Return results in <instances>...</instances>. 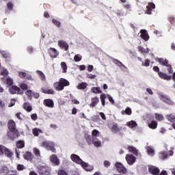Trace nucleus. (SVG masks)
Returning a JSON list of instances; mask_svg holds the SVG:
<instances>
[{"mask_svg": "<svg viewBox=\"0 0 175 175\" xmlns=\"http://www.w3.org/2000/svg\"><path fill=\"white\" fill-rule=\"evenodd\" d=\"M70 159L72 161V162H75V163H77V165H85V162H84L80 157L76 154H72L70 155Z\"/></svg>", "mask_w": 175, "mask_h": 175, "instance_id": "6", "label": "nucleus"}, {"mask_svg": "<svg viewBox=\"0 0 175 175\" xmlns=\"http://www.w3.org/2000/svg\"><path fill=\"white\" fill-rule=\"evenodd\" d=\"M107 98H108L109 102H111V103H112V105H114V103H115L114 99H113V97H111V96H110V94H107Z\"/></svg>", "mask_w": 175, "mask_h": 175, "instance_id": "56", "label": "nucleus"}, {"mask_svg": "<svg viewBox=\"0 0 175 175\" xmlns=\"http://www.w3.org/2000/svg\"><path fill=\"white\" fill-rule=\"evenodd\" d=\"M98 103H99V98L98 97L92 98V103L90 104V106H92V107H95L96 105H98Z\"/></svg>", "mask_w": 175, "mask_h": 175, "instance_id": "33", "label": "nucleus"}, {"mask_svg": "<svg viewBox=\"0 0 175 175\" xmlns=\"http://www.w3.org/2000/svg\"><path fill=\"white\" fill-rule=\"evenodd\" d=\"M33 154H35V155H36V157H37V158H40V150H39V148H33Z\"/></svg>", "mask_w": 175, "mask_h": 175, "instance_id": "42", "label": "nucleus"}, {"mask_svg": "<svg viewBox=\"0 0 175 175\" xmlns=\"http://www.w3.org/2000/svg\"><path fill=\"white\" fill-rule=\"evenodd\" d=\"M37 73L38 75H40V77L42 81H46V76L43 72H42V71H37Z\"/></svg>", "mask_w": 175, "mask_h": 175, "instance_id": "47", "label": "nucleus"}, {"mask_svg": "<svg viewBox=\"0 0 175 175\" xmlns=\"http://www.w3.org/2000/svg\"><path fill=\"white\" fill-rule=\"evenodd\" d=\"M158 95H159V99H161V100H162L167 105H170L171 106H173V105H174V102H173V100H172L170 99V97H169V96H167L162 92H159L158 94Z\"/></svg>", "mask_w": 175, "mask_h": 175, "instance_id": "3", "label": "nucleus"}, {"mask_svg": "<svg viewBox=\"0 0 175 175\" xmlns=\"http://www.w3.org/2000/svg\"><path fill=\"white\" fill-rule=\"evenodd\" d=\"M52 23L54 24V25H55V27H57V28H59L61 27V22L55 20V18L52 19Z\"/></svg>", "mask_w": 175, "mask_h": 175, "instance_id": "51", "label": "nucleus"}, {"mask_svg": "<svg viewBox=\"0 0 175 175\" xmlns=\"http://www.w3.org/2000/svg\"><path fill=\"white\" fill-rule=\"evenodd\" d=\"M146 150L149 157H154V155H155V150H154V148L151 146H146Z\"/></svg>", "mask_w": 175, "mask_h": 175, "instance_id": "20", "label": "nucleus"}, {"mask_svg": "<svg viewBox=\"0 0 175 175\" xmlns=\"http://www.w3.org/2000/svg\"><path fill=\"white\" fill-rule=\"evenodd\" d=\"M81 166L86 170V172H91L92 170H94V166L90 165L88 163L85 162V164H81Z\"/></svg>", "mask_w": 175, "mask_h": 175, "instance_id": "22", "label": "nucleus"}, {"mask_svg": "<svg viewBox=\"0 0 175 175\" xmlns=\"http://www.w3.org/2000/svg\"><path fill=\"white\" fill-rule=\"evenodd\" d=\"M152 9H155V4H154L153 3H148V5L146 6V13L147 14H151Z\"/></svg>", "mask_w": 175, "mask_h": 175, "instance_id": "16", "label": "nucleus"}, {"mask_svg": "<svg viewBox=\"0 0 175 175\" xmlns=\"http://www.w3.org/2000/svg\"><path fill=\"white\" fill-rule=\"evenodd\" d=\"M100 135V132L99 131L94 129L92 131V137L93 139H98Z\"/></svg>", "mask_w": 175, "mask_h": 175, "instance_id": "31", "label": "nucleus"}, {"mask_svg": "<svg viewBox=\"0 0 175 175\" xmlns=\"http://www.w3.org/2000/svg\"><path fill=\"white\" fill-rule=\"evenodd\" d=\"M69 85V81L65 79H60L58 82L53 84L55 90L57 91H62L64 87Z\"/></svg>", "mask_w": 175, "mask_h": 175, "instance_id": "1", "label": "nucleus"}, {"mask_svg": "<svg viewBox=\"0 0 175 175\" xmlns=\"http://www.w3.org/2000/svg\"><path fill=\"white\" fill-rule=\"evenodd\" d=\"M148 170L153 175H159V173H161L159 168L152 165L149 166Z\"/></svg>", "mask_w": 175, "mask_h": 175, "instance_id": "13", "label": "nucleus"}, {"mask_svg": "<svg viewBox=\"0 0 175 175\" xmlns=\"http://www.w3.org/2000/svg\"><path fill=\"white\" fill-rule=\"evenodd\" d=\"M60 66H61V68L62 69V72L66 73L68 70V66L66 65V63H65L64 62H62L60 64Z\"/></svg>", "mask_w": 175, "mask_h": 175, "instance_id": "36", "label": "nucleus"}, {"mask_svg": "<svg viewBox=\"0 0 175 175\" xmlns=\"http://www.w3.org/2000/svg\"><path fill=\"white\" fill-rule=\"evenodd\" d=\"M85 141L87 142L88 144H89V146L92 145V142H94V138L92 137V136H91L88 133H86L85 135Z\"/></svg>", "mask_w": 175, "mask_h": 175, "instance_id": "21", "label": "nucleus"}, {"mask_svg": "<svg viewBox=\"0 0 175 175\" xmlns=\"http://www.w3.org/2000/svg\"><path fill=\"white\" fill-rule=\"evenodd\" d=\"M8 6V9H9V10H13V4L12 3V2H9L7 4Z\"/></svg>", "mask_w": 175, "mask_h": 175, "instance_id": "60", "label": "nucleus"}, {"mask_svg": "<svg viewBox=\"0 0 175 175\" xmlns=\"http://www.w3.org/2000/svg\"><path fill=\"white\" fill-rule=\"evenodd\" d=\"M155 118L158 120V121H162L163 120V116L162 114L155 113Z\"/></svg>", "mask_w": 175, "mask_h": 175, "instance_id": "52", "label": "nucleus"}, {"mask_svg": "<svg viewBox=\"0 0 175 175\" xmlns=\"http://www.w3.org/2000/svg\"><path fill=\"white\" fill-rule=\"evenodd\" d=\"M3 58H10V53L6 51H0Z\"/></svg>", "mask_w": 175, "mask_h": 175, "instance_id": "38", "label": "nucleus"}, {"mask_svg": "<svg viewBox=\"0 0 175 175\" xmlns=\"http://www.w3.org/2000/svg\"><path fill=\"white\" fill-rule=\"evenodd\" d=\"M41 147H44L48 151H51L52 152H57L55 149V144L51 141H43L41 144Z\"/></svg>", "mask_w": 175, "mask_h": 175, "instance_id": "2", "label": "nucleus"}, {"mask_svg": "<svg viewBox=\"0 0 175 175\" xmlns=\"http://www.w3.org/2000/svg\"><path fill=\"white\" fill-rule=\"evenodd\" d=\"M104 166H105V167H109L110 166V161H104Z\"/></svg>", "mask_w": 175, "mask_h": 175, "instance_id": "62", "label": "nucleus"}, {"mask_svg": "<svg viewBox=\"0 0 175 175\" xmlns=\"http://www.w3.org/2000/svg\"><path fill=\"white\" fill-rule=\"evenodd\" d=\"M113 63L116 64V65H118L122 70H126V66L122 64V62H120L119 60L117 59H113Z\"/></svg>", "mask_w": 175, "mask_h": 175, "instance_id": "23", "label": "nucleus"}, {"mask_svg": "<svg viewBox=\"0 0 175 175\" xmlns=\"http://www.w3.org/2000/svg\"><path fill=\"white\" fill-rule=\"evenodd\" d=\"M19 87L21 88V90H28V85L26 83H21Z\"/></svg>", "mask_w": 175, "mask_h": 175, "instance_id": "54", "label": "nucleus"}, {"mask_svg": "<svg viewBox=\"0 0 175 175\" xmlns=\"http://www.w3.org/2000/svg\"><path fill=\"white\" fill-rule=\"evenodd\" d=\"M92 144H94L95 147H100V146H102V142H100V140H99V139L95 138L93 139Z\"/></svg>", "mask_w": 175, "mask_h": 175, "instance_id": "34", "label": "nucleus"}, {"mask_svg": "<svg viewBox=\"0 0 175 175\" xmlns=\"http://www.w3.org/2000/svg\"><path fill=\"white\" fill-rule=\"evenodd\" d=\"M116 167L118 172H119V173H124V174L126 173V168H125V167H124L122 163H116Z\"/></svg>", "mask_w": 175, "mask_h": 175, "instance_id": "15", "label": "nucleus"}, {"mask_svg": "<svg viewBox=\"0 0 175 175\" xmlns=\"http://www.w3.org/2000/svg\"><path fill=\"white\" fill-rule=\"evenodd\" d=\"M16 147L17 148H24L25 147L24 141H18V142H16Z\"/></svg>", "mask_w": 175, "mask_h": 175, "instance_id": "45", "label": "nucleus"}, {"mask_svg": "<svg viewBox=\"0 0 175 175\" xmlns=\"http://www.w3.org/2000/svg\"><path fill=\"white\" fill-rule=\"evenodd\" d=\"M140 38L143 39V40H145V42H148V40L150 39V36H148V32L146 29H141L139 31Z\"/></svg>", "mask_w": 175, "mask_h": 175, "instance_id": "8", "label": "nucleus"}, {"mask_svg": "<svg viewBox=\"0 0 175 175\" xmlns=\"http://www.w3.org/2000/svg\"><path fill=\"white\" fill-rule=\"evenodd\" d=\"M137 49H138V51H139V53H142V54H148V53H150V49L148 48L146 49H144V47L142 46H139Z\"/></svg>", "mask_w": 175, "mask_h": 175, "instance_id": "29", "label": "nucleus"}, {"mask_svg": "<svg viewBox=\"0 0 175 175\" xmlns=\"http://www.w3.org/2000/svg\"><path fill=\"white\" fill-rule=\"evenodd\" d=\"M157 61L160 64V65H162L163 66H166L169 73H173V68H172V65L167 64V59L163 58H157Z\"/></svg>", "mask_w": 175, "mask_h": 175, "instance_id": "5", "label": "nucleus"}, {"mask_svg": "<svg viewBox=\"0 0 175 175\" xmlns=\"http://www.w3.org/2000/svg\"><path fill=\"white\" fill-rule=\"evenodd\" d=\"M165 118L167 120V121H170V122H175V115H174V113L167 114L165 116Z\"/></svg>", "mask_w": 175, "mask_h": 175, "instance_id": "30", "label": "nucleus"}, {"mask_svg": "<svg viewBox=\"0 0 175 175\" xmlns=\"http://www.w3.org/2000/svg\"><path fill=\"white\" fill-rule=\"evenodd\" d=\"M16 105V100L14 98L11 99L10 105H9V107H13Z\"/></svg>", "mask_w": 175, "mask_h": 175, "instance_id": "59", "label": "nucleus"}, {"mask_svg": "<svg viewBox=\"0 0 175 175\" xmlns=\"http://www.w3.org/2000/svg\"><path fill=\"white\" fill-rule=\"evenodd\" d=\"M165 147L167 151V154L168 157H173V154H174V152H173V148H171V150H169V149H167V145H165Z\"/></svg>", "mask_w": 175, "mask_h": 175, "instance_id": "46", "label": "nucleus"}, {"mask_svg": "<svg viewBox=\"0 0 175 175\" xmlns=\"http://www.w3.org/2000/svg\"><path fill=\"white\" fill-rule=\"evenodd\" d=\"M92 92L93 94H102V91L99 89V88L93 87L91 88Z\"/></svg>", "mask_w": 175, "mask_h": 175, "instance_id": "43", "label": "nucleus"}, {"mask_svg": "<svg viewBox=\"0 0 175 175\" xmlns=\"http://www.w3.org/2000/svg\"><path fill=\"white\" fill-rule=\"evenodd\" d=\"M44 94H54V90H46L44 91Z\"/></svg>", "mask_w": 175, "mask_h": 175, "instance_id": "61", "label": "nucleus"}, {"mask_svg": "<svg viewBox=\"0 0 175 175\" xmlns=\"http://www.w3.org/2000/svg\"><path fill=\"white\" fill-rule=\"evenodd\" d=\"M31 120H33V121H36V120H38V116L36 113H33L31 116Z\"/></svg>", "mask_w": 175, "mask_h": 175, "instance_id": "63", "label": "nucleus"}, {"mask_svg": "<svg viewBox=\"0 0 175 175\" xmlns=\"http://www.w3.org/2000/svg\"><path fill=\"white\" fill-rule=\"evenodd\" d=\"M1 70V75L2 76H8L9 75V71L6 70V68H0Z\"/></svg>", "mask_w": 175, "mask_h": 175, "instance_id": "49", "label": "nucleus"}, {"mask_svg": "<svg viewBox=\"0 0 175 175\" xmlns=\"http://www.w3.org/2000/svg\"><path fill=\"white\" fill-rule=\"evenodd\" d=\"M50 168L49 167H40L39 170L40 175H50Z\"/></svg>", "mask_w": 175, "mask_h": 175, "instance_id": "12", "label": "nucleus"}, {"mask_svg": "<svg viewBox=\"0 0 175 175\" xmlns=\"http://www.w3.org/2000/svg\"><path fill=\"white\" fill-rule=\"evenodd\" d=\"M6 155L8 158L12 159L13 157V152H12L8 148H6L5 146L0 145V155Z\"/></svg>", "mask_w": 175, "mask_h": 175, "instance_id": "4", "label": "nucleus"}, {"mask_svg": "<svg viewBox=\"0 0 175 175\" xmlns=\"http://www.w3.org/2000/svg\"><path fill=\"white\" fill-rule=\"evenodd\" d=\"M49 53L51 58H57V57L59 55V52H58V51L55 48H50L49 49Z\"/></svg>", "mask_w": 175, "mask_h": 175, "instance_id": "10", "label": "nucleus"}, {"mask_svg": "<svg viewBox=\"0 0 175 175\" xmlns=\"http://www.w3.org/2000/svg\"><path fill=\"white\" fill-rule=\"evenodd\" d=\"M24 159H26V161H32L33 158V154L29 152H27L24 155H23Z\"/></svg>", "mask_w": 175, "mask_h": 175, "instance_id": "26", "label": "nucleus"}, {"mask_svg": "<svg viewBox=\"0 0 175 175\" xmlns=\"http://www.w3.org/2000/svg\"><path fill=\"white\" fill-rule=\"evenodd\" d=\"M128 150L129 152H133L135 155H137V149L133 146H129Z\"/></svg>", "mask_w": 175, "mask_h": 175, "instance_id": "41", "label": "nucleus"}, {"mask_svg": "<svg viewBox=\"0 0 175 175\" xmlns=\"http://www.w3.org/2000/svg\"><path fill=\"white\" fill-rule=\"evenodd\" d=\"M120 131H121V128L118 126V124L115 123L112 125L111 132H113V133H117L120 132Z\"/></svg>", "mask_w": 175, "mask_h": 175, "instance_id": "24", "label": "nucleus"}, {"mask_svg": "<svg viewBox=\"0 0 175 175\" xmlns=\"http://www.w3.org/2000/svg\"><path fill=\"white\" fill-rule=\"evenodd\" d=\"M87 83H84V82H82L81 83H79L77 86V88L78 90H85V88H87Z\"/></svg>", "mask_w": 175, "mask_h": 175, "instance_id": "39", "label": "nucleus"}, {"mask_svg": "<svg viewBox=\"0 0 175 175\" xmlns=\"http://www.w3.org/2000/svg\"><path fill=\"white\" fill-rule=\"evenodd\" d=\"M174 21H175L174 17H173V16H170L169 17V21L171 23V24H174Z\"/></svg>", "mask_w": 175, "mask_h": 175, "instance_id": "64", "label": "nucleus"}, {"mask_svg": "<svg viewBox=\"0 0 175 175\" xmlns=\"http://www.w3.org/2000/svg\"><path fill=\"white\" fill-rule=\"evenodd\" d=\"M149 128L151 129H157V126H158V123L156 121H152L150 124H148Z\"/></svg>", "mask_w": 175, "mask_h": 175, "instance_id": "40", "label": "nucleus"}, {"mask_svg": "<svg viewBox=\"0 0 175 175\" xmlns=\"http://www.w3.org/2000/svg\"><path fill=\"white\" fill-rule=\"evenodd\" d=\"M159 158H161L162 161H165V159H167V158H169V154H167V152H165V151L160 152Z\"/></svg>", "mask_w": 175, "mask_h": 175, "instance_id": "28", "label": "nucleus"}, {"mask_svg": "<svg viewBox=\"0 0 175 175\" xmlns=\"http://www.w3.org/2000/svg\"><path fill=\"white\" fill-rule=\"evenodd\" d=\"M8 128L11 132L8 133V135H13L14 131H16V123L13 120L8 122Z\"/></svg>", "mask_w": 175, "mask_h": 175, "instance_id": "11", "label": "nucleus"}, {"mask_svg": "<svg viewBox=\"0 0 175 175\" xmlns=\"http://www.w3.org/2000/svg\"><path fill=\"white\" fill-rule=\"evenodd\" d=\"M32 133L35 136H39V133H43V131L40 129L35 128L33 129Z\"/></svg>", "mask_w": 175, "mask_h": 175, "instance_id": "37", "label": "nucleus"}, {"mask_svg": "<svg viewBox=\"0 0 175 175\" xmlns=\"http://www.w3.org/2000/svg\"><path fill=\"white\" fill-rule=\"evenodd\" d=\"M6 83L8 84V85H12V84H13V79H12V78H7Z\"/></svg>", "mask_w": 175, "mask_h": 175, "instance_id": "55", "label": "nucleus"}, {"mask_svg": "<svg viewBox=\"0 0 175 175\" xmlns=\"http://www.w3.org/2000/svg\"><path fill=\"white\" fill-rule=\"evenodd\" d=\"M105 99H106V94H101L100 100H101L103 106H105V105H106V101L105 100Z\"/></svg>", "mask_w": 175, "mask_h": 175, "instance_id": "53", "label": "nucleus"}, {"mask_svg": "<svg viewBox=\"0 0 175 175\" xmlns=\"http://www.w3.org/2000/svg\"><path fill=\"white\" fill-rule=\"evenodd\" d=\"M126 161L129 165H133L136 162V157L133 154H128L126 155Z\"/></svg>", "mask_w": 175, "mask_h": 175, "instance_id": "9", "label": "nucleus"}, {"mask_svg": "<svg viewBox=\"0 0 175 175\" xmlns=\"http://www.w3.org/2000/svg\"><path fill=\"white\" fill-rule=\"evenodd\" d=\"M150 59H146L144 61L142 62V66H146V67L150 66Z\"/></svg>", "mask_w": 175, "mask_h": 175, "instance_id": "48", "label": "nucleus"}, {"mask_svg": "<svg viewBox=\"0 0 175 175\" xmlns=\"http://www.w3.org/2000/svg\"><path fill=\"white\" fill-rule=\"evenodd\" d=\"M58 46L60 47V49H64L66 51H68L69 50V44H68V42L64 40H59L58 41Z\"/></svg>", "mask_w": 175, "mask_h": 175, "instance_id": "14", "label": "nucleus"}, {"mask_svg": "<svg viewBox=\"0 0 175 175\" xmlns=\"http://www.w3.org/2000/svg\"><path fill=\"white\" fill-rule=\"evenodd\" d=\"M126 126H129V128H131V129H133V128L137 126V123L135 120H131L126 123Z\"/></svg>", "mask_w": 175, "mask_h": 175, "instance_id": "25", "label": "nucleus"}, {"mask_svg": "<svg viewBox=\"0 0 175 175\" xmlns=\"http://www.w3.org/2000/svg\"><path fill=\"white\" fill-rule=\"evenodd\" d=\"M159 76L160 79H163V80H167V81L172 80V76H169L165 72H159Z\"/></svg>", "mask_w": 175, "mask_h": 175, "instance_id": "17", "label": "nucleus"}, {"mask_svg": "<svg viewBox=\"0 0 175 175\" xmlns=\"http://www.w3.org/2000/svg\"><path fill=\"white\" fill-rule=\"evenodd\" d=\"M83 57L80 54H77L74 57V60L75 62H80V61L82 59Z\"/></svg>", "mask_w": 175, "mask_h": 175, "instance_id": "50", "label": "nucleus"}, {"mask_svg": "<svg viewBox=\"0 0 175 175\" xmlns=\"http://www.w3.org/2000/svg\"><path fill=\"white\" fill-rule=\"evenodd\" d=\"M23 108L25 110H27V111H32V106H31L29 103H25L23 105Z\"/></svg>", "mask_w": 175, "mask_h": 175, "instance_id": "35", "label": "nucleus"}, {"mask_svg": "<svg viewBox=\"0 0 175 175\" xmlns=\"http://www.w3.org/2000/svg\"><path fill=\"white\" fill-rule=\"evenodd\" d=\"M9 173V168L5 165L0 167V174H8Z\"/></svg>", "mask_w": 175, "mask_h": 175, "instance_id": "32", "label": "nucleus"}, {"mask_svg": "<svg viewBox=\"0 0 175 175\" xmlns=\"http://www.w3.org/2000/svg\"><path fill=\"white\" fill-rule=\"evenodd\" d=\"M44 103L45 106H46L47 107H54V101H53V100L46 99L44 100Z\"/></svg>", "mask_w": 175, "mask_h": 175, "instance_id": "27", "label": "nucleus"}, {"mask_svg": "<svg viewBox=\"0 0 175 175\" xmlns=\"http://www.w3.org/2000/svg\"><path fill=\"white\" fill-rule=\"evenodd\" d=\"M122 114H126L131 116L132 114V109L130 107H127L124 111H122Z\"/></svg>", "mask_w": 175, "mask_h": 175, "instance_id": "44", "label": "nucleus"}, {"mask_svg": "<svg viewBox=\"0 0 175 175\" xmlns=\"http://www.w3.org/2000/svg\"><path fill=\"white\" fill-rule=\"evenodd\" d=\"M24 169H25V167L21 164H18L17 165V170L21 171V170H24Z\"/></svg>", "mask_w": 175, "mask_h": 175, "instance_id": "57", "label": "nucleus"}, {"mask_svg": "<svg viewBox=\"0 0 175 175\" xmlns=\"http://www.w3.org/2000/svg\"><path fill=\"white\" fill-rule=\"evenodd\" d=\"M19 77H21V79H27V80H33V79H32V76L27 74V72H19Z\"/></svg>", "mask_w": 175, "mask_h": 175, "instance_id": "18", "label": "nucleus"}, {"mask_svg": "<svg viewBox=\"0 0 175 175\" xmlns=\"http://www.w3.org/2000/svg\"><path fill=\"white\" fill-rule=\"evenodd\" d=\"M26 95H27V96L29 97V99H31V98H32V91H31V90H27V91L26 92Z\"/></svg>", "mask_w": 175, "mask_h": 175, "instance_id": "58", "label": "nucleus"}, {"mask_svg": "<svg viewBox=\"0 0 175 175\" xmlns=\"http://www.w3.org/2000/svg\"><path fill=\"white\" fill-rule=\"evenodd\" d=\"M50 161L54 165H59V159H58V157L55 154H53L52 156H51Z\"/></svg>", "mask_w": 175, "mask_h": 175, "instance_id": "19", "label": "nucleus"}, {"mask_svg": "<svg viewBox=\"0 0 175 175\" xmlns=\"http://www.w3.org/2000/svg\"><path fill=\"white\" fill-rule=\"evenodd\" d=\"M9 92L12 95H14V94H19L20 95H21V94H23V91L20 90V88L16 85L11 86L9 88Z\"/></svg>", "mask_w": 175, "mask_h": 175, "instance_id": "7", "label": "nucleus"}]
</instances>
